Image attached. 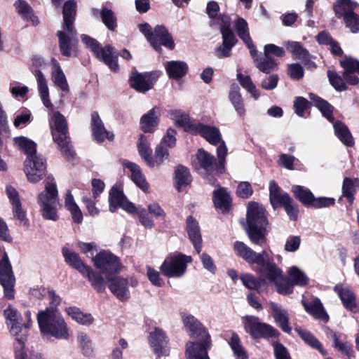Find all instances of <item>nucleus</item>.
<instances>
[{"label":"nucleus","instance_id":"obj_45","mask_svg":"<svg viewBox=\"0 0 359 359\" xmlns=\"http://www.w3.org/2000/svg\"><path fill=\"white\" fill-rule=\"evenodd\" d=\"M32 121V115L29 109L22 107L15 112L13 117V126L16 129H22Z\"/></svg>","mask_w":359,"mask_h":359},{"label":"nucleus","instance_id":"obj_51","mask_svg":"<svg viewBox=\"0 0 359 359\" xmlns=\"http://www.w3.org/2000/svg\"><path fill=\"white\" fill-rule=\"evenodd\" d=\"M169 156V153L167 149L164 148L162 145H158L155 150L154 158L151 154L145 161L148 166L153 168L155 166L161 165L165 160H167Z\"/></svg>","mask_w":359,"mask_h":359},{"label":"nucleus","instance_id":"obj_12","mask_svg":"<svg viewBox=\"0 0 359 359\" xmlns=\"http://www.w3.org/2000/svg\"><path fill=\"white\" fill-rule=\"evenodd\" d=\"M191 262V257L182 254L171 255L165 258L160 269L168 278H180L186 272L187 264Z\"/></svg>","mask_w":359,"mask_h":359},{"label":"nucleus","instance_id":"obj_46","mask_svg":"<svg viewBox=\"0 0 359 359\" xmlns=\"http://www.w3.org/2000/svg\"><path fill=\"white\" fill-rule=\"evenodd\" d=\"M14 6L24 20H30L34 25H37L39 23L38 17L33 13V10L27 2L18 0L15 2Z\"/></svg>","mask_w":359,"mask_h":359},{"label":"nucleus","instance_id":"obj_26","mask_svg":"<svg viewBox=\"0 0 359 359\" xmlns=\"http://www.w3.org/2000/svg\"><path fill=\"white\" fill-rule=\"evenodd\" d=\"M109 281V289L119 300L126 301L130 298L128 288V280L121 276L113 278H108Z\"/></svg>","mask_w":359,"mask_h":359},{"label":"nucleus","instance_id":"obj_50","mask_svg":"<svg viewBox=\"0 0 359 359\" xmlns=\"http://www.w3.org/2000/svg\"><path fill=\"white\" fill-rule=\"evenodd\" d=\"M76 340L83 355L90 357L93 355L94 347L90 337L83 332L77 334Z\"/></svg>","mask_w":359,"mask_h":359},{"label":"nucleus","instance_id":"obj_43","mask_svg":"<svg viewBox=\"0 0 359 359\" xmlns=\"http://www.w3.org/2000/svg\"><path fill=\"white\" fill-rule=\"evenodd\" d=\"M334 290L346 308L352 310L356 307L355 295L348 287H344L342 285H337L334 286Z\"/></svg>","mask_w":359,"mask_h":359},{"label":"nucleus","instance_id":"obj_5","mask_svg":"<svg viewBox=\"0 0 359 359\" xmlns=\"http://www.w3.org/2000/svg\"><path fill=\"white\" fill-rule=\"evenodd\" d=\"M45 189L38 196V204L40 212L45 219L57 221L58 208L60 207L58 198V191L55 180L48 177L44 181Z\"/></svg>","mask_w":359,"mask_h":359},{"label":"nucleus","instance_id":"obj_58","mask_svg":"<svg viewBox=\"0 0 359 359\" xmlns=\"http://www.w3.org/2000/svg\"><path fill=\"white\" fill-rule=\"evenodd\" d=\"M287 50L292 53L293 56L300 60L307 61L309 57L308 51L298 42H288L286 45Z\"/></svg>","mask_w":359,"mask_h":359},{"label":"nucleus","instance_id":"obj_64","mask_svg":"<svg viewBox=\"0 0 359 359\" xmlns=\"http://www.w3.org/2000/svg\"><path fill=\"white\" fill-rule=\"evenodd\" d=\"M340 65L346 72H358L359 74V61L351 57H346L340 61Z\"/></svg>","mask_w":359,"mask_h":359},{"label":"nucleus","instance_id":"obj_28","mask_svg":"<svg viewBox=\"0 0 359 359\" xmlns=\"http://www.w3.org/2000/svg\"><path fill=\"white\" fill-rule=\"evenodd\" d=\"M165 339L164 332L159 328H155L154 330L150 333L149 343L154 352L158 356L166 355L168 354V349L165 347Z\"/></svg>","mask_w":359,"mask_h":359},{"label":"nucleus","instance_id":"obj_63","mask_svg":"<svg viewBox=\"0 0 359 359\" xmlns=\"http://www.w3.org/2000/svg\"><path fill=\"white\" fill-rule=\"evenodd\" d=\"M137 148L139 154L144 160V161H146L149 156L151 154L152 151L149 147L148 139L145 135H140Z\"/></svg>","mask_w":359,"mask_h":359},{"label":"nucleus","instance_id":"obj_37","mask_svg":"<svg viewBox=\"0 0 359 359\" xmlns=\"http://www.w3.org/2000/svg\"><path fill=\"white\" fill-rule=\"evenodd\" d=\"M196 160L198 163V165H196V169L197 170H203L205 172H212L216 167L215 157L203 149L198 150Z\"/></svg>","mask_w":359,"mask_h":359},{"label":"nucleus","instance_id":"obj_38","mask_svg":"<svg viewBox=\"0 0 359 359\" xmlns=\"http://www.w3.org/2000/svg\"><path fill=\"white\" fill-rule=\"evenodd\" d=\"M170 116L176 125L183 128L185 131L191 134L194 133L198 122L191 120L188 115L181 111H174L170 113Z\"/></svg>","mask_w":359,"mask_h":359},{"label":"nucleus","instance_id":"obj_6","mask_svg":"<svg viewBox=\"0 0 359 359\" xmlns=\"http://www.w3.org/2000/svg\"><path fill=\"white\" fill-rule=\"evenodd\" d=\"M49 123L53 140L63 155L69 158L74 156V151L69 143L67 122L65 117L59 111L49 113Z\"/></svg>","mask_w":359,"mask_h":359},{"label":"nucleus","instance_id":"obj_8","mask_svg":"<svg viewBox=\"0 0 359 359\" xmlns=\"http://www.w3.org/2000/svg\"><path fill=\"white\" fill-rule=\"evenodd\" d=\"M4 317L5 318L6 325L11 335L17 339H23L19 337L23 329H29L32 326L31 312L27 311L24 313V318L21 313L13 306L9 305L4 311Z\"/></svg>","mask_w":359,"mask_h":359},{"label":"nucleus","instance_id":"obj_52","mask_svg":"<svg viewBox=\"0 0 359 359\" xmlns=\"http://www.w3.org/2000/svg\"><path fill=\"white\" fill-rule=\"evenodd\" d=\"M76 11V3L74 0H68L64 4L62 25L74 26Z\"/></svg>","mask_w":359,"mask_h":359},{"label":"nucleus","instance_id":"obj_57","mask_svg":"<svg viewBox=\"0 0 359 359\" xmlns=\"http://www.w3.org/2000/svg\"><path fill=\"white\" fill-rule=\"evenodd\" d=\"M237 79L239 81L241 86L249 93H250L253 98L255 100L259 98V93L249 76H244L241 72H239L237 74Z\"/></svg>","mask_w":359,"mask_h":359},{"label":"nucleus","instance_id":"obj_13","mask_svg":"<svg viewBox=\"0 0 359 359\" xmlns=\"http://www.w3.org/2000/svg\"><path fill=\"white\" fill-rule=\"evenodd\" d=\"M244 328L252 338L276 337L279 332L272 326L259 321V318L252 316L243 318Z\"/></svg>","mask_w":359,"mask_h":359},{"label":"nucleus","instance_id":"obj_53","mask_svg":"<svg viewBox=\"0 0 359 359\" xmlns=\"http://www.w3.org/2000/svg\"><path fill=\"white\" fill-rule=\"evenodd\" d=\"M219 11V6L217 2L215 1H210L208 3L206 7V13L208 17L211 19L210 25H221L220 20L224 17H229L226 15H218Z\"/></svg>","mask_w":359,"mask_h":359},{"label":"nucleus","instance_id":"obj_22","mask_svg":"<svg viewBox=\"0 0 359 359\" xmlns=\"http://www.w3.org/2000/svg\"><path fill=\"white\" fill-rule=\"evenodd\" d=\"M288 277L290 281L285 280L283 277V274L281 273V276L280 280L278 282V285H281L283 287H286L288 284L292 289V291L289 293H283L278 290V292L283 294H289L293 291V285H299V286H304L308 284L309 278L299 268L296 266L290 267L287 271Z\"/></svg>","mask_w":359,"mask_h":359},{"label":"nucleus","instance_id":"obj_24","mask_svg":"<svg viewBox=\"0 0 359 359\" xmlns=\"http://www.w3.org/2000/svg\"><path fill=\"white\" fill-rule=\"evenodd\" d=\"M91 128L93 135L97 142H102L106 139L109 140H113L114 135L106 130L97 111H94L91 114Z\"/></svg>","mask_w":359,"mask_h":359},{"label":"nucleus","instance_id":"obj_14","mask_svg":"<svg viewBox=\"0 0 359 359\" xmlns=\"http://www.w3.org/2000/svg\"><path fill=\"white\" fill-rule=\"evenodd\" d=\"M2 255L0 260V283L4 288V297L8 299H13L15 279L7 253L3 251Z\"/></svg>","mask_w":359,"mask_h":359},{"label":"nucleus","instance_id":"obj_34","mask_svg":"<svg viewBox=\"0 0 359 359\" xmlns=\"http://www.w3.org/2000/svg\"><path fill=\"white\" fill-rule=\"evenodd\" d=\"M65 312L73 320L84 326H90L95 321L91 313H83L76 306L67 307Z\"/></svg>","mask_w":359,"mask_h":359},{"label":"nucleus","instance_id":"obj_42","mask_svg":"<svg viewBox=\"0 0 359 359\" xmlns=\"http://www.w3.org/2000/svg\"><path fill=\"white\" fill-rule=\"evenodd\" d=\"M213 202L217 208L224 212L229 211L231 198L225 189L219 188L214 191Z\"/></svg>","mask_w":359,"mask_h":359},{"label":"nucleus","instance_id":"obj_2","mask_svg":"<svg viewBox=\"0 0 359 359\" xmlns=\"http://www.w3.org/2000/svg\"><path fill=\"white\" fill-rule=\"evenodd\" d=\"M182 322L190 336L200 340L187 343L186 354L188 359H210L208 350L210 348L211 339L205 327L191 315L184 316Z\"/></svg>","mask_w":359,"mask_h":359},{"label":"nucleus","instance_id":"obj_11","mask_svg":"<svg viewBox=\"0 0 359 359\" xmlns=\"http://www.w3.org/2000/svg\"><path fill=\"white\" fill-rule=\"evenodd\" d=\"M61 54L65 57L76 56L79 39L74 26L62 25L56 33Z\"/></svg>","mask_w":359,"mask_h":359},{"label":"nucleus","instance_id":"obj_62","mask_svg":"<svg viewBox=\"0 0 359 359\" xmlns=\"http://www.w3.org/2000/svg\"><path fill=\"white\" fill-rule=\"evenodd\" d=\"M101 18L102 22L110 30H114L116 27V18L114 12L106 8H102L101 11Z\"/></svg>","mask_w":359,"mask_h":359},{"label":"nucleus","instance_id":"obj_32","mask_svg":"<svg viewBox=\"0 0 359 359\" xmlns=\"http://www.w3.org/2000/svg\"><path fill=\"white\" fill-rule=\"evenodd\" d=\"M52 72L51 79L53 83L60 88L63 92L69 93V87L67 83L65 73L63 72L60 63L55 58L51 59Z\"/></svg>","mask_w":359,"mask_h":359},{"label":"nucleus","instance_id":"obj_33","mask_svg":"<svg viewBox=\"0 0 359 359\" xmlns=\"http://www.w3.org/2000/svg\"><path fill=\"white\" fill-rule=\"evenodd\" d=\"M123 165L130 171L131 179L134 182V183L143 191H148L149 189V185L147 183L146 178L144 174L142 173L140 166L130 161L124 162Z\"/></svg>","mask_w":359,"mask_h":359},{"label":"nucleus","instance_id":"obj_3","mask_svg":"<svg viewBox=\"0 0 359 359\" xmlns=\"http://www.w3.org/2000/svg\"><path fill=\"white\" fill-rule=\"evenodd\" d=\"M268 226L266 210L257 203H249L245 229L252 244L262 246L266 243Z\"/></svg>","mask_w":359,"mask_h":359},{"label":"nucleus","instance_id":"obj_27","mask_svg":"<svg viewBox=\"0 0 359 359\" xmlns=\"http://www.w3.org/2000/svg\"><path fill=\"white\" fill-rule=\"evenodd\" d=\"M159 116V109L157 107L152 108L141 117L140 121L141 130L144 133H154L158 124Z\"/></svg>","mask_w":359,"mask_h":359},{"label":"nucleus","instance_id":"obj_55","mask_svg":"<svg viewBox=\"0 0 359 359\" xmlns=\"http://www.w3.org/2000/svg\"><path fill=\"white\" fill-rule=\"evenodd\" d=\"M175 172L177 188L179 191L182 187L187 186L192 180L189 170L184 166H177Z\"/></svg>","mask_w":359,"mask_h":359},{"label":"nucleus","instance_id":"obj_9","mask_svg":"<svg viewBox=\"0 0 359 359\" xmlns=\"http://www.w3.org/2000/svg\"><path fill=\"white\" fill-rule=\"evenodd\" d=\"M193 135H201L213 145H216L221 142L220 145L217 149V154L219 158V169L223 170L227 154V148L224 142L222 141V135L219 130L215 126L205 125L198 122Z\"/></svg>","mask_w":359,"mask_h":359},{"label":"nucleus","instance_id":"obj_1","mask_svg":"<svg viewBox=\"0 0 359 359\" xmlns=\"http://www.w3.org/2000/svg\"><path fill=\"white\" fill-rule=\"evenodd\" d=\"M233 249L238 257H241L248 263L260 265L261 267L259 271L260 276L273 283L277 290L283 293H289L292 291L291 287L288 284L286 287H283L278 285L281 276V270L270 261L266 251L263 250L260 253H257L245 243L238 241L234 242Z\"/></svg>","mask_w":359,"mask_h":359},{"label":"nucleus","instance_id":"obj_35","mask_svg":"<svg viewBox=\"0 0 359 359\" xmlns=\"http://www.w3.org/2000/svg\"><path fill=\"white\" fill-rule=\"evenodd\" d=\"M165 69L170 78L179 79L187 74L188 65L183 61L172 60L165 62Z\"/></svg>","mask_w":359,"mask_h":359},{"label":"nucleus","instance_id":"obj_47","mask_svg":"<svg viewBox=\"0 0 359 359\" xmlns=\"http://www.w3.org/2000/svg\"><path fill=\"white\" fill-rule=\"evenodd\" d=\"M295 331L302 340L309 346L313 348L318 350V351L323 355L327 354V352L323 348L322 344L309 331L303 330L301 327H296Z\"/></svg>","mask_w":359,"mask_h":359},{"label":"nucleus","instance_id":"obj_49","mask_svg":"<svg viewBox=\"0 0 359 359\" xmlns=\"http://www.w3.org/2000/svg\"><path fill=\"white\" fill-rule=\"evenodd\" d=\"M292 191L295 197L304 205L311 206L314 196L309 189L299 185H294L292 187Z\"/></svg>","mask_w":359,"mask_h":359},{"label":"nucleus","instance_id":"obj_30","mask_svg":"<svg viewBox=\"0 0 359 359\" xmlns=\"http://www.w3.org/2000/svg\"><path fill=\"white\" fill-rule=\"evenodd\" d=\"M270 307L272 311V316L275 322L286 333H290L292 327L288 323V313L280 305L274 302H270Z\"/></svg>","mask_w":359,"mask_h":359},{"label":"nucleus","instance_id":"obj_60","mask_svg":"<svg viewBox=\"0 0 359 359\" xmlns=\"http://www.w3.org/2000/svg\"><path fill=\"white\" fill-rule=\"evenodd\" d=\"M243 285L248 289L259 290L262 284L264 283V279L256 278L250 273L242 274L240 277Z\"/></svg>","mask_w":359,"mask_h":359},{"label":"nucleus","instance_id":"obj_48","mask_svg":"<svg viewBox=\"0 0 359 359\" xmlns=\"http://www.w3.org/2000/svg\"><path fill=\"white\" fill-rule=\"evenodd\" d=\"M13 144L16 148L24 151V153L27 154V157L31 156V155L36 153V144L25 136L14 137Z\"/></svg>","mask_w":359,"mask_h":359},{"label":"nucleus","instance_id":"obj_7","mask_svg":"<svg viewBox=\"0 0 359 359\" xmlns=\"http://www.w3.org/2000/svg\"><path fill=\"white\" fill-rule=\"evenodd\" d=\"M62 252L67 264L77 270L84 278H87L92 287L97 292L101 293L105 290V281L100 273L86 265L79 255L69 248H63Z\"/></svg>","mask_w":359,"mask_h":359},{"label":"nucleus","instance_id":"obj_10","mask_svg":"<svg viewBox=\"0 0 359 359\" xmlns=\"http://www.w3.org/2000/svg\"><path fill=\"white\" fill-rule=\"evenodd\" d=\"M81 37L83 43L90 49L98 60L104 62L113 72H117L119 70L118 57L116 55H114L113 47L106 46L101 48L98 41L95 39L86 34L81 35Z\"/></svg>","mask_w":359,"mask_h":359},{"label":"nucleus","instance_id":"obj_56","mask_svg":"<svg viewBox=\"0 0 359 359\" xmlns=\"http://www.w3.org/2000/svg\"><path fill=\"white\" fill-rule=\"evenodd\" d=\"M359 187V180L358 178L345 177L343 182V196L348 198L350 203L353 201V195L357 187Z\"/></svg>","mask_w":359,"mask_h":359},{"label":"nucleus","instance_id":"obj_59","mask_svg":"<svg viewBox=\"0 0 359 359\" xmlns=\"http://www.w3.org/2000/svg\"><path fill=\"white\" fill-rule=\"evenodd\" d=\"M256 67L262 72L269 74L276 70L277 64L271 56L264 55V57L256 59Z\"/></svg>","mask_w":359,"mask_h":359},{"label":"nucleus","instance_id":"obj_41","mask_svg":"<svg viewBox=\"0 0 359 359\" xmlns=\"http://www.w3.org/2000/svg\"><path fill=\"white\" fill-rule=\"evenodd\" d=\"M309 98L313 105L322 113L323 116H325L330 122L334 121V108L330 103L313 93L309 94Z\"/></svg>","mask_w":359,"mask_h":359},{"label":"nucleus","instance_id":"obj_19","mask_svg":"<svg viewBox=\"0 0 359 359\" xmlns=\"http://www.w3.org/2000/svg\"><path fill=\"white\" fill-rule=\"evenodd\" d=\"M6 194L12 205L13 217L18 219L24 226L29 225V219L26 217V212L22 207L18 191L11 185L6 187Z\"/></svg>","mask_w":359,"mask_h":359},{"label":"nucleus","instance_id":"obj_17","mask_svg":"<svg viewBox=\"0 0 359 359\" xmlns=\"http://www.w3.org/2000/svg\"><path fill=\"white\" fill-rule=\"evenodd\" d=\"M93 262L95 266L104 274L117 273L121 268L119 259L107 251H102L97 254L93 259Z\"/></svg>","mask_w":359,"mask_h":359},{"label":"nucleus","instance_id":"obj_16","mask_svg":"<svg viewBox=\"0 0 359 359\" xmlns=\"http://www.w3.org/2000/svg\"><path fill=\"white\" fill-rule=\"evenodd\" d=\"M24 171L29 182L35 183L40 181L46 171L44 159L36 153L27 157L24 162Z\"/></svg>","mask_w":359,"mask_h":359},{"label":"nucleus","instance_id":"obj_44","mask_svg":"<svg viewBox=\"0 0 359 359\" xmlns=\"http://www.w3.org/2000/svg\"><path fill=\"white\" fill-rule=\"evenodd\" d=\"M221 25H218L222 34L223 45H228L231 48L236 44V39L230 28L231 20L229 17H224L220 20Z\"/></svg>","mask_w":359,"mask_h":359},{"label":"nucleus","instance_id":"obj_23","mask_svg":"<svg viewBox=\"0 0 359 359\" xmlns=\"http://www.w3.org/2000/svg\"><path fill=\"white\" fill-rule=\"evenodd\" d=\"M302 303L305 311L315 319L322 320L324 323L329 320V316L318 298L315 297L310 301L303 299Z\"/></svg>","mask_w":359,"mask_h":359},{"label":"nucleus","instance_id":"obj_40","mask_svg":"<svg viewBox=\"0 0 359 359\" xmlns=\"http://www.w3.org/2000/svg\"><path fill=\"white\" fill-rule=\"evenodd\" d=\"M335 135L339 140L346 147H352L354 145L353 137L348 127L342 122L337 121L333 124Z\"/></svg>","mask_w":359,"mask_h":359},{"label":"nucleus","instance_id":"obj_31","mask_svg":"<svg viewBox=\"0 0 359 359\" xmlns=\"http://www.w3.org/2000/svg\"><path fill=\"white\" fill-rule=\"evenodd\" d=\"M234 28L238 36L250 50V53L254 56L256 53L255 48L250 36L248 22L242 18H238L234 22Z\"/></svg>","mask_w":359,"mask_h":359},{"label":"nucleus","instance_id":"obj_36","mask_svg":"<svg viewBox=\"0 0 359 359\" xmlns=\"http://www.w3.org/2000/svg\"><path fill=\"white\" fill-rule=\"evenodd\" d=\"M269 192L270 201L274 208L283 205L290 198L289 194L283 192L273 181L269 184Z\"/></svg>","mask_w":359,"mask_h":359},{"label":"nucleus","instance_id":"obj_54","mask_svg":"<svg viewBox=\"0 0 359 359\" xmlns=\"http://www.w3.org/2000/svg\"><path fill=\"white\" fill-rule=\"evenodd\" d=\"M229 344L236 359H248V354L242 346L238 335L233 332Z\"/></svg>","mask_w":359,"mask_h":359},{"label":"nucleus","instance_id":"obj_4","mask_svg":"<svg viewBox=\"0 0 359 359\" xmlns=\"http://www.w3.org/2000/svg\"><path fill=\"white\" fill-rule=\"evenodd\" d=\"M37 322L41 334L57 339H68L70 329L63 317L55 309L48 308L40 311Z\"/></svg>","mask_w":359,"mask_h":359},{"label":"nucleus","instance_id":"obj_20","mask_svg":"<svg viewBox=\"0 0 359 359\" xmlns=\"http://www.w3.org/2000/svg\"><path fill=\"white\" fill-rule=\"evenodd\" d=\"M358 4L351 0H338L334 6L336 15L339 17H343L346 26L351 27L353 30H357L351 24L352 20H357L355 13L353 11L358 7Z\"/></svg>","mask_w":359,"mask_h":359},{"label":"nucleus","instance_id":"obj_25","mask_svg":"<svg viewBox=\"0 0 359 359\" xmlns=\"http://www.w3.org/2000/svg\"><path fill=\"white\" fill-rule=\"evenodd\" d=\"M154 37L155 43L151 45L156 50L161 49V46H164L170 49L174 48V41L168 29L163 25H157L151 35Z\"/></svg>","mask_w":359,"mask_h":359},{"label":"nucleus","instance_id":"obj_61","mask_svg":"<svg viewBox=\"0 0 359 359\" xmlns=\"http://www.w3.org/2000/svg\"><path fill=\"white\" fill-rule=\"evenodd\" d=\"M327 77L330 84L336 90L341 92L347 90L348 88L344 76L341 77L336 72L329 70Z\"/></svg>","mask_w":359,"mask_h":359},{"label":"nucleus","instance_id":"obj_15","mask_svg":"<svg viewBox=\"0 0 359 359\" xmlns=\"http://www.w3.org/2000/svg\"><path fill=\"white\" fill-rule=\"evenodd\" d=\"M32 62V67L31 71L36 80L40 97L46 107L51 108L53 104L49 99V89L46 79L42 72L37 69L39 67H45L46 62L42 57L39 56L33 57Z\"/></svg>","mask_w":359,"mask_h":359},{"label":"nucleus","instance_id":"obj_29","mask_svg":"<svg viewBox=\"0 0 359 359\" xmlns=\"http://www.w3.org/2000/svg\"><path fill=\"white\" fill-rule=\"evenodd\" d=\"M187 230L195 250L199 254L202 249V238L198 222L191 216L187 219Z\"/></svg>","mask_w":359,"mask_h":359},{"label":"nucleus","instance_id":"obj_39","mask_svg":"<svg viewBox=\"0 0 359 359\" xmlns=\"http://www.w3.org/2000/svg\"><path fill=\"white\" fill-rule=\"evenodd\" d=\"M229 99L237 114L241 117H244L246 110L238 86L236 84L231 86Z\"/></svg>","mask_w":359,"mask_h":359},{"label":"nucleus","instance_id":"obj_21","mask_svg":"<svg viewBox=\"0 0 359 359\" xmlns=\"http://www.w3.org/2000/svg\"><path fill=\"white\" fill-rule=\"evenodd\" d=\"M156 81L151 73H139L133 71L130 76V83L136 91L144 93L152 88Z\"/></svg>","mask_w":359,"mask_h":359},{"label":"nucleus","instance_id":"obj_18","mask_svg":"<svg viewBox=\"0 0 359 359\" xmlns=\"http://www.w3.org/2000/svg\"><path fill=\"white\" fill-rule=\"evenodd\" d=\"M109 210L111 212L116 211L118 208H121L129 213L135 211L134 205L128 201L123 193V190L118 186H114L109 196Z\"/></svg>","mask_w":359,"mask_h":359}]
</instances>
